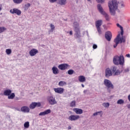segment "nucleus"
Here are the masks:
<instances>
[{"label": "nucleus", "instance_id": "f257e3e1", "mask_svg": "<svg viewBox=\"0 0 130 130\" xmlns=\"http://www.w3.org/2000/svg\"><path fill=\"white\" fill-rule=\"evenodd\" d=\"M108 7L111 15L114 16L115 15V11L118 8V2L117 0H111L108 3Z\"/></svg>", "mask_w": 130, "mask_h": 130}, {"label": "nucleus", "instance_id": "f03ea898", "mask_svg": "<svg viewBox=\"0 0 130 130\" xmlns=\"http://www.w3.org/2000/svg\"><path fill=\"white\" fill-rule=\"evenodd\" d=\"M113 62L116 66H124V57L122 55L114 56Z\"/></svg>", "mask_w": 130, "mask_h": 130}, {"label": "nucleus", "instance_id": "7ed1b4c3", "mask_svg": "<svg viewBox=\"0 0 130 130\" xmlns=\"http://www.w3.org/2000/svg\"><path fill=\"white\" fill-rule=\"evenodd\" d=\"M73 28L75 32V38H80L81 36V27L80 24L77 22H74L73 23Z\"/></svg>", "mask_w": 130, "mask_h": 130}, {"label": "nucleus", "instance_id": "20e7f679", "mask_svg": "<svg viewBox=\"0 0 130 130\" xmlns=\"http://www.w3.org/2000/svg\"><path fill=\"white\" fill-rule=\"evenodd\" d=\"M97 9L99 13L101 14V15H103V16H104L106 21H109L110 20V17H109V15L104 11V10L103 9V8L102 7V6L100 4H98L96 6Z\"/></svg>", "mask_w": 130, "mask_h": 130}, {"label": "nucleus", "instance_id": "39448f33", "mask_svg": "<svg viewBox=\"0 0 130 130\" xmlns=\"http://www.w3.org/2000/svg\"><path fill=\"white\" fill-rule=\"evenodd\" d=\"M104 84L107 87V90L109 93H110V89H114V86H113L111 81L108 79H104Z\"/></svg>", "mask_w": 130, "mask_h": 130}, {"label": "nucleus", "instance_id": "423d86ee", "mask_svg": "<svg viewBox=\"0 0 130 130\" xmlns=\"http://www.w3.org/2000/svg\"><path fill=\"white\" fill-rule=\"evenodd\" d=\"M4 95L5 96H8V99H14L15 98V93H12V90L10 89H7L4 91Z\"/></svg>", "mask_w": 130, "mask_h": 130}, {"label": "nucleus", "instance_id": "0eeeda50", "mask_svg": "<svg viewBox=\"0 0 130 130\" xmlns=\"http://www.w3.org/2000/svg\"><path fill=\"white\" fill-rule=\"evenodd\" d=\"M111 70L112 73V76H119L121 73L122 71H120L119 69H117V68L115 66H112L111 67Z\"/></svg>", "mask_w": 130, "mask_h": 130}, {"label": "nucleus", "instance_id": "6e6552de", "mask_svg": "<svg viewBox=\"0 0 130 130\" xmlns=\"http://www.w3.org/2000/svg\"><path fill=\"white\" fill-rule=\"evenodd\" d=\"M47 101H48L50 105H55V104H57V102H56L55 98L52 95L48 96L47 97Z\"/></svg>", "mask_w": 130, "mask_h": 130}, {"label": "nucleus", "instance_id": "1a4fd4ad", "mask_svg": "<svg viewBox=\"0 0 130 130\" xmlns=\"http://www.w3.org/2000/svg\"><path fill=\"white\" fill-rule=\"evenodd\" d=\"M103 23V20L101 19L95 21V27L99 34H102V31H101V28H100V26L102 25Z\"/></svg>", "mask_w": 130, "mask_h": 130}, {"label": "nucleus", "instance_id": "9d476101", "mask_svg": "<svg viewBox=\"0 0 130 130\" xmlns=\"http://www.w3.org/2000/svg\"><path fill=\"white\" fill-rule=\"evenodd\" d=\"M80 115H71L69 116L68 119L70 121H76V120L80 119Z\"/></svg>", "mask_w": 130, "mask_h": 130}, {"label": "nucleus", "instance_id": "9b49d317", "mask_svg": "<svg viewBox=\"0 0 130 130\" xmlns=\"http://www.w3.org/2000/svg\"><path fill=\"white\" fill-rule=\"evenodd\" d=\"M58 68V69H59V70H61L62 71H63L64 70H69V69H70V65L67 63H63L59 65Z\"/></svg>", "mask_w": 130, "mask_h": 130}, {"label": "nucleus", "instance_id": "f8f14e48", "mask_svg": "<svg viewBox=\"0 0 130 130\" xmlns=\"http://www.w3.org/2000/svg\"><path fill=\"white\" fill-rule=\"evenodd\" d=\"M112 76V70H111V68H107L105 70V77L106 78H109V77H111Z\"/></svg>", "mask_w": 130, "mask_h": 130}, {"label": "nucleus", "instance_id": "ddd939ff", "mask_svg": "<svg viewBox=\"0 0 130 130\" xmlns=\"http://www.w3.org/2000/svg\"><path fill=\"white\" fill-rule=\"evenodd\" d=\"M105 37L107 41H110L111 38H112V34L111 33V31H108L106 32Z\"/></svg>", "mask_w": 130, "mask_h": 130}, {"label": "nucleus", "instance_id": "4468645a", "mask_svg": "<svg viewBox=\"0 0 130 130\" xmlns=\"http://www.w3.org/2000/svg\"><path fill=\"white\" fill-rule=\"evenodd\" d=\"M10 12L11 13V14H16L18 16H20L21 13V10L16 8H13L12 9H11Z\"/></svg>", "mask_w": 130, "mask_h": 130}, {"label": "nucleus", "instance_id": "2eb2a0df", "mask_svg": "<svg viewBox=\"0 0 130 130\" xmlns=\"http://www.w3.org/2000/svg\"><path fill=\"white\" fill-rule=\"evenodd\" d=\"M40 106H41V103L33 102L30 105L29 108L30 109H34L35 107H40Z\"/></svg>", "mask_w": 130, "mask_h": 130}, {"label": "nucleus", "instance_id": "dca6fc26", "mask_svg": "<svg viewBox=\"0 0 130 130\" xmlns=\"http://www.w3.org/2000/svg\"><path fill=\"white\" fill-rule=\"evenodd\" d=\"M54 91L57 94H63L64 92V89L61 87L54 88Z\"/></svg>", "mask_w": 130, "mask_h": 130}, {"label": "nucleus", "instance_id": "f3484780", "mask_svg": "<svg viewBox=\"0 0 130 130\" xmlns=\"http://www.w3.org/2000/svg\"><path fill=\"white\" fill-rule=\"evenodd\" d=\"M38 53V50L37 49H32L29 52V54L30 56H35Z\"/></svg>", "mask_w": 130, "mask_h": 130}, {"label": "nucleus", "instance_id": "a211bd4d", "mask_svg": "<svg viewBox=\"0 0 130 130\" xmlns=\"http://www.w3.org/2000/svg\"><path fill=\"white\" fill-rule=\"evenodd\" d=\"M20 110L22 112H24V113H29V112H30V108L27 106L22 107Z\"/></svg>", "mask_w": 130, "mask_h": 130}, {"label": "nucleus", "instance_id": "6ab92c4d", "mask_svg": "<svg viewBox=\"0 0 130 130\" xmlns=\"http://www.w3.org/2000/svg\"><path fill=\"white\" fill-rule=\"evenodd\" d=\"M50 113H51V110L48 109L44 112L40 113L39 115L40 116H44V115H47V114H49Z\"/></svg>", "mask_w": 130, "mask_h": 130}, {"label": "nucleus", "instance_id": "aec40b11", "mask_svg": "<svg viewBox=\"0 0 130 130\" xmlns=\"http://www.w3.org/2000/svg\"><path fill=\"white\" fill-rule=\"evenodd\" d=\"M73 111L76 113V114H83V110L79 108L73 109Z\"/></svg>", "mask_w": 130, "mask_h": 130}, {"label": "nucleus", "instance_id": "412c9836", "mask_svg": "<svg viewBox=\"0 0 130 130\" xmlns=\"http://www.w3.org/2000/svg\"><path fill=\"white\" fill-rule=\"evenodd\" d=\"M78 81L80 82V83H85V82H86V77L83 75L79 76L78 77Z\"/></svg>", "mask_w": 130, "mask_h": 130}, {"label": "nucleus", "instance_id": "4be33fe9", "mask_svg": "<svg viewBox=\"0 0 130 130\" xmlns=\"http://www.w3.org/2000/svg\"><path fill=\"white\" fill-rule=\"evenodd\" d=\"M52 73L53 74H54V75H57L58 74H59V71L58 70V69H57V68H56V67H53L52 68Z\"/></svg>", "mask_w": 130, "mask_h": 130}, {"label": "nucleus", "instance_id": "5701e85b", "mask_svg": "<svg viewBox=\"0 0 130 130\" xmlns=\"http://www.w3.org/2000/svg\"><path fill=\"white\" fill-rule=\"evenodd\" d=\"M57 4L59 6H66L67 5V0H58Z\"/></svg>", "mask_w": 130, "mask_h": 130}, {"label": "nucleus", "instance_id": "b1692460", "mask_svg": "<svg viewBox=\"0 0 130 130\" xmlns=\"http://www.w3.org/2000/svg\"><path fill=\"white\" fill-rule=\"evenodd\" d=\"M115 43H117V44H119L120 42V34L118 35L116 38L114 39Z\"/></svg>", "mask_w": 130, "mask_h": 130}, {"label": "nucleus", "instance_id": "393cba45", "mask_svg": "<svg viewBox=\"0 0 130 130\" xmlns=\"http://www.w3.org/2000/svg\"><path fill=\"white\" fill-rule=\"evenodd\" d=\"M102 111H98V112H96L95 113H94L92 116V117H95L96 116H97L98 115H100L101 116H102Z\"/></svg>", "mask_w": 130, "mask_h": 130}, {"label": "nucleus", "instance_id": "a878e982", "mask_svg": "<svg viewBox=\"0 0 130 130\" xmlns=\"http://www.w3.org/2000/svg\"><path fill=\"white\" fill-rule=\"evenodd\" d=\"M117 104L119 105H123L124 104V101L122 99H119L117 101Z\"/></svg>", "mask_w": 130, "mask_h": 130}, {"label": "nucleus", "instance_id": "bb28decb", "mask_svg": "<svg viewBox=\"0 0 130 130\" xmlns=\"http://www.w3.org/2000/svg\"><path fill=\"white\" fill-rule=\"evenodd\" d=\"M67 85V82L64 81H61L58 83V86L59 87H63V86H66Z\"/></svg>", "mask_w": 130, "mask_h": 130}, {"label": "nucleus", "instance_id": "cd10ccee", "mask_svg": "<svg viewBox=\"0 0 130 130\" xmlns=\"http://www.w3.org/2000/svg\"><path fill=\"white\" fill-rule=\"evenodd\" d=\"M13 3L16 5H20L23 3V0H13Z\"/></svg>", "mask_w": 130, "mask_h": 130}, {"label": "nucleus", "instance_id": "c85d7f7f", "mask_svg": "<svg viewBox=\"0 0 130 130\" xmlns=\"http://www.w3.org/2000/svg\"><path fill=\"white\" fill-rule=\"evenodd\" d=\"M70 107H76V101H72L70 104Z\"/></svg>", "mask_w": 130, "mask_h": 130}, {"label": "nucleus", "instance_id": "c756f323", "mask_svg": "<svg viewBox=\"0 0 130 130\" xmlns=\"http://www.w3.org/2000/svg\"><path fill=\"white\" fill-rule=\"evenodd\" d=\"M31 7V4L30 3H26L24 5V9L27 10L28 9H29Z\"/></svg>", "mask_w": 130, "mask_h": 130}, {"label": "nucleus", "instance_id": "7c9ffc66", "mask_svg": "<svg viewBox=\"0 0 130 130\" xmlns=\"http://www.w3.org/2000/svg\"><path fill=\"white\" fill-rule=\"evenodd\" d=\"M102 105L105 108H108L109 107V105H110V104L109 103H104L102 104Z\"/></svg>", "mask_w": 130, "mask_h": 130}, {"label": "nucleus", "instance_id": "2f4dec72", "mask_svg": "<svg viewBox=\"0 0 130 130\" xmlns=\"http://www.w3.org/2000/svg\"><path fill=\"white\" fill-rule=\"evenodd\" d=\"M6 53L8 55H10L12 53V50L11 49H7L6 50Z\"/></svg>", "mask_w": 130, "mask_h": 130}, {"label": "nucleus", "instance_id": "473e14b6", "mask_svg": "<svg viewBox=\"0 0 130 130\" xmlns=\"http://www.w3.org/2000/svg\"><path fill=\"white\" fill-rule=\"evenodd\" d=\"M7 30L5 27H0V34L1 33H3V32H5Z\"/></svg>", "mask_w": 130, "mask_h": 130}, {"label": "nucleus", "instance_id": "72a5a7b5", "mask_svg": "<svg viewBox=\"0 0 130 130\" xmlns=\"http://www.w3.org/2000/svg\"><path fill=\"white\" fill-rule=\"evenodd\" d=\"M29 126V122L27 121V122H25L24 124V127L25 128H28Z\"/></svg>", "mask_w": 130, "mask_h": 130}, {"label": "nucleus", "instance_id": "f704fd0d", "mask_svg": "<svg viewBox=\"0 0 130 130\" xmlns=\"http://www.w3.org/2000/svg\"><path fill=\"white\" fill-rule=\"evenodd\" d=\"M74 73H75V71L72 69H70L68 71V75H73Z\"/></svg>", "mask_w": 130, "mask_h": 130}, {"label": "nucleus", "instance_id": "c9c22d12", "mask_svg": "<svg viewBox=\"0 0 130 130\" xmlns=\"http://www.w3.org/2000/svg\"><path fill=\"white\" fill-rule=\"evenodd\" d=\"M50 27L51 28V31L52 32H53V30H54V29L55 28V27L54 26V25H53V24H51L50 25Z\"/></svg>", "mask_w": 130, "mask_h": 130}, {"label": "nucleus", "instance_id": "e433bc0d", "mask_svg": "<svg viewBox=\"0 0 130 130\" xmlns=\"http://www.w3.org/2000/svg\"><path fill=\"white\" fill-rule=\"evenodd\" d=\"M96 1L99 4H103L105 2V0H96Z\"/></svg>", "mask_w": 130, "mask_h": 130}, {"label": "nucleus", "instance_id": "4c0bfd02", "mask_svg": "<svg viewBox=\"0 0 130 130\" xmlns=\"http://www.w3.org/2000/svg\"><path fill=\"white\" fill-rule=\"evenodd\" d=\"M120 43H122V42H125V40H124V38L123 37L120 38Z\"/></svg>", "mask_w": 130, "mask_h": 130}, {"label": "nucleus", "instance_id": "58836bf2", "mask_svg": "<svg viewBox=\"0 0 130 130\" xmlns=\"http://www.w3.org/2000/svg\"><path fill=\"white\" fill-rule=\"evenodd\" d=\"M49 1L51 4H53L54 3H56V2H57V0H49Z\"/></svg>", "mask_w": 130, "mask_h": 130}, {"label": "nucleus", "instance_id": "ea45409f", "mask_svg": "<svg viewBox=\"0 0 130 130\" xmlns=\"http://www.w3.org/2000/svg\"><path fill=\"white\" fill-rule=\"evenodd\" d=\"M117 26L119 28H120V30H121V29H123V27H122V26H121V25H119V23L117 24Z\"/></svg>", "mask_w": 130, "mask_h": 130}, {"label": "nucleus", "instance_id": "a19ab883", "mask_svg": "<svg viewBox=\"0 0 130 130\" xmlns=\"http://www.w3.org/2000/svg\"><path fill=\"white\" fill-rule=\"evenodd\" d=\"M98 46H97V45L96 44H93V46H92V48L93 49H96L97 48Z\"/></svg>", "mask_w": 130, "mask_h": 130}, {"label": "nucleus", "instance_id": "79ce46f5", "mask_svg": "<svg viewBox=\"0 0 130 130\" xmlns=\"http://www.w3.org/2000/svg\"><path fill=\"white\" fill-rule=\"evenodd\" d=\"M124 72L125 73H128V72H129V69H128V68H127L124 70Z\"/></svg>", "mask_w": 130, "mask_h": 130}, {"label": "nucleus", "instance_id": "37998d69", "mask_svg": "<svg viewBox=\"0 0 130 130\" xmlns=\"http://www.w3.org/2000/svg\"><path fill=\"white\" fill-rule=\"evenodd\" d=\"M120 34H121V35H122H122H123V28H122V29H121Z\"/></svg>", "mask_w": 130, "mask_h": 130}, {"label": "nucleus", "instance_id": "c03bdc74", "mask_svg": "<svg viewBox=\"0 0 130 130\" xmlns=\"http://www.w3.org/2000/svg\"><path fill=\"white\" fill-rule=\"evenodd\" d=\"M117 45H118V44L115 43V44H114V45H113L114 48H116V47L117 46Z\"/></svg>", "mask_w": 130, "mask_h": 130}, {"label": "nucleus", "instance_id": "a18cd8bd", "mask_svg": "<svg viewBox=\"0 0 130 130\" xmlns=\"http://www.w3.org/2000/svg\"><path fill=\"white\" fill-rule=\"evenodd\" d=\"M126 107L128 109H129V110H130V104H127L126 105Z\"/></svg>", "mask_w": 130, "mask_h": 130}, {"label": "nucleus", "instance_id": "49530a36", "mask_svg": "<svg viewBox=\"0 0 130 130\" xmlns=\"http://www.w3.org/2000/svg\"><path fill=\"white\" fill-rule=\"evenodd\" d=\"M87 92H88V90L85 89L83 91L84 94H87Z\"/></svg>", "mask_w": 130, "mask_h": 130}, {"label": "nucleus", "instance_id": "de8ad7c7", "mask_svg": "<svg viewBox=\"0 0 130 130\" xmlns=\"http://www.w3.org/2000/svg\"><path fill=\"white\" fill-rule=\"evenodd\" d=\"M124 7H125L124 4H121V8H124Z\"/></svg>", "mask_w": 130, "mask_h": 130}, {"label": "nucleus", "instance_id": "09e8293b", "mask_svg": "<svg viewBox=\"0 0 130 130\" xmlns=\"http://www.w3.org/2000/svg\"><path fill=\"white\" fill-rule=\"evenodd\" d=\"M127 99H128V101H129V102H130V94H129V95H128V96H127Z\"/></svg>", "mask_w": 130, "mask_h": 130}, {"label": "nucleus", "instance_id": "8fccbe9b", "mask_svg": "<svg viewBox=\"0 0 130 130\" xmlns=\"http://www.w3.org/2000/svg\"><path fill=\"white\" fill-rule=\"evenodd\" d=\"M69 34H70V35H73V31L71 30V31L69 32Z\"/></svg>", "mask_w": 130, "mask_h": 130}, {"label": "nucleus", "instance_id": "3c124183", "mask_svg": "<svg viewBox=\"0 0 130 130\" xmlns=\"http://www.w3.org/2000/svg\"><path fill=\"white\" fill-rule=\"evenodd\" d=\"M126 57H130V55H129V54H127L126 55Z\"/></svg>", "mask_w": 130, "mask_h": 130}, {"label": "nucleus", "instance_id": "603ef678", "mask_svg": "<svg viewBox=\"0 0 130 130\" xmlns=\"http://www.w3.org/2000/svg\"><path fill=\"white\" fill-rule=\"evenodd\" d=\"M68 129H72V127L71 126H68Z\"/></svg>", "mask_w": 130, "mask_h": 130}, {"label": "nucleus", "instance_id": "864d4df0", "mask_svg": "<svg viewBox=\"0 0 130 130\" xmlns=\"http://www.w3.org/2000/svg\"><path fill=\"white\" fill-rule=\"evenodd\" d=\"M103 28H104V29H106V25H103Z\"/></svg>", "mask_w": 130, "mask_h": 130}, {"label": "nucleus", "instance_id": "5fc2aeb1", "mask_svg": "<svg viewBox=\"0 0 130 130\" xmlns=\"http://www.w3.org/2000/svg\"><path fill=\"white\" fill-rule=\"evenodd\" d=\"M81 86H82V88H84L85 87V85H84V84H81Z\"/></svg>", "mask_w": 130, "mask_h": 130}, {"label": "nucleus", "instance_id": "6e6d98bb", "mask_svg": "<svg viewBox=\"0 0 130 130\" xmlns=\"http://www.w3.org/2000/svg\"><path fill=\"white\" fill-rule=\"evenodd\" d=\"M3 10V8L2 7H0V12Z\"/></svg>", "mask_w": 130, "mask_h": 130}, {"label": "nucleus", "instance_id": "4d7b16f0", "mask_svg": "<svg viewBox=\"0 0 130 130\" xmlns=\"http://www.w3.org/2000/svg\"><path fill=\"white\" fill-rule=\"evenodd\" d=\"M90 1H91V0H87L88 2H90Z\"/></svg>", "mask_w": 130, "mask_h": 130}]
</instances>
